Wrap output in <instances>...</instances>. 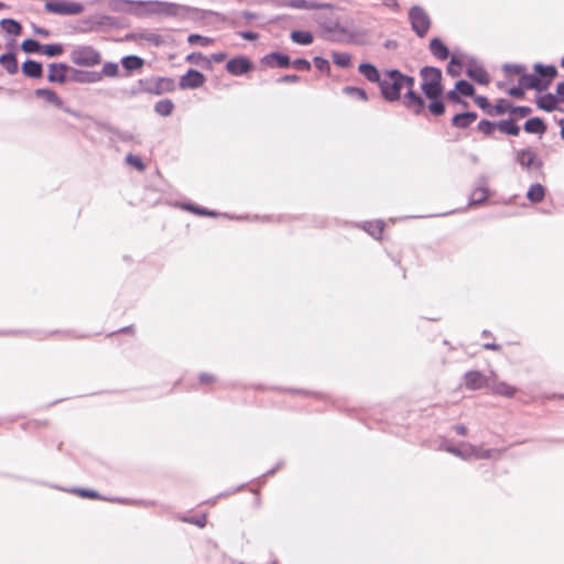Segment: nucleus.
Masks as SVG:
<instances>
[{
  "label": "nucleus",
  "instance_id": "obj_1",
  "mask_svg": "<svg viewBox=\"0 0 564 564\" xmlns=\"http://www.w3.org/2000/svg\"><path fill=\"white\" fill-rule=\"evenodd\" d=\"M441 447L447 453H451L464 460L471 458L490 459L494 453H499L498 449L482 448L481 446H476L466 442H460L458 446L444 442Z\"/></svg>",
  "mask_w": 564,
  "mask_h": 564
},
{
  "label": "nucleus",
  "instance_id": "obj_2",
  "mask_svg": "<svg viewBox=\"0 0 564 564\" xmlns=\"http://www.w3.org/2000/svg\"><path fill=\"white\" fill-rule=\"evenodd\" d=\"M422 77L421 89L426 98L441 97L443 94L442 70L435 66H424L420 69Z\"/></svg>",
  "mask_w": 564,
  "mask_h": 564
},
{
  "label": "nucleus",
  "instance_id": "obj_3",
  "mask_svg": "<svg viewBox=\"0 0 564 564\" xmlns=\"http://www.w3.org/2000/svg\"><path fill=\"white\" fill-rule=\"evenodd\" d=\"M379 88L384 100L398 101L403 89L402 73L399 69H387L382 75Z\"/></svg>",
  "mask_w": 564,
  "mask_h": 564
},
{
  "label": "nucleus",
  "instance_id": "obj_4",
  "mask_svg": "<svg viewBox=\"0 0 564 564\" xmlns=\"http://www.w3.org/2000/svg\"><path fill=\"white\" fill-rule=\"evenodd\" d=\"M69 58L75 65L84 67H93L101 63V54L90 45L75 46Z\"/></svg>",
  "mask_w": 564,
  "mask_h": 564
},
{
  "label": "nucleus",
  "instance_id": "obj_5",
  "mask_svg": "<svg viewBox=\"0 0 564 564\" xmlns=\"http://www.w3.org/2000/svg\"><path fill=\"white\" fill-rule=\"evenodd\" d=\"M408 18L413 32L419 37H424L432 24L431 18L421 6H412L408 12Z\"/></svg>",
  "mask_w": 564,
  "mask_h": 564
},
{
  "label": "nucleus",
  "instance_id": "obj_6",
  "mask_svg": "<svg viewBox=\"0 0 564 564\" xmlns=\"http://www.w3.org/2000/svg\"><path fill=\"white\" fill-rule=\"evenodd\" d=\"M173 89V82L170 78H144L138 82V87L133 89V94L149 93L153 95H161L165 91Z\"/></svg>",
  "mask_w": 564,
  "mask_h": 564
},
{
  "label": "nucleus",
  "instance_id": "obj_7",
  "mask_svg": "<svg viewBox=\"0 0 564 564\" xmlns=\"http://www.w3.org/2000/svg\"><path fill=\"white\" fill-rule=\"evenodd\" d=\"M44 7L46 11L61 15H77L84 11L83 4L67 0H50Z\"/></svg>",
  "mask_w": 564,
  "mask_h": 564
},
{
  "label": "nucleus",
  "instance_id": "obj_8",
  "mask_svg": "<svg viewBox=\"0 0 564 564\" xmlns=\"http://www.w3.org/2000/svg\"><path fill=\"white\" fill-rule=\"evenodd\" d=\"M533 69L535 72L534 75L538 78L539 91L546 90L554 78L558 75L557 68L554 65L535 63Z\"/></svg>",
  "mask_w": 564,
  "mask_h": 564
},
{
  "label": "nucleus",
  "instance_id": "obj_9",
  "mask_svg": "<svg viewBox=\"0 0 564 564\" xmlns=\"http://www.w3.org/2000/svg\"><path fill=\"white\" fill-rule=\"evenodd\" d=\"M272 3L279 8H292L299 10L333 9V4L330 3L308 0H272Z\"/></svg>",
  "mask_w": 564,
  "mask_h": 564
},
{
  "label": "nucleus",
  "instance_id": "obj_10",
  "mask_svg": "<svg viewBox=\"0 0 564 564\" xmlns=\"http://www.w3.org/2000/svg\"><path fill=\"white\" fill-rule=\"evenodd\" d=\"M514 160L521 167L525 169L527 171L541 170L543 166V162L530 148L516 150Z\"/></svg>",
  "mask_w": 564,
  "mask_h": 564
},
{
  "label": "nucleus",
  "instance_id": "obj_11",
  "mask_svg": "<svg viewBox=\"0 0 564 564\" xmlns=\"http://www.w3.org/2000/svg\"><path fill=\"white\" fill-rule=\"evenodd\" d=\"M140 6L148 7V13L175 17L178 14L181 6L165 1H137Z\"/></svg>",
  "mask_w": 564,
  "mask_h": 564
},
{
  "label": "nucleus",
  "instance_id": "obj_12",
  "mask_svg": "<svg viewBox=\"0 0 564 564\" xmlns=\"http://www.w3.org/2000/svg\"><path fill=\"white\" fill-rule=\"evenodd\" d=\"M205 82L206 77L202 72L191 68L180 78L178 85L182 89H196L202 87Z\"/></svg>",
  "mask_w": 564,
  "mask_h": 564
},
{
  "label": "nucleus",
  "instance_id": "obj_13",
  "mask_svg": "<svg viewBox=\"0 0 564 564\" xmlns=\"http://www.w3.org/2000/svg\"><path fill=\"white\" fill-rule=\"evenodd\" d=\"M464 384L468 390H479L485 387H489V380L488 378L478 370H469L467 371L464 377Z\"/></svg>",
  "mask_w": 564,
  "mask_h": 564
},
{
  "label": "nucleus",
  "instance_id": "obj_14",
  "mask_svg": "<svg viewBox=\"0 0 564 564\" xmlns=\"http://www.w3.org/2000/svg\"><path fill=\"white\" fill-rule=\"evenodd\" d=\"M489 191L487 187V177L480 176L477 180V186L471 191L468 206H479L488 199Z\"/></svg>",
  "mask_w": 564,
  "mask_h": 564
},
{
  "label": "nucleus",
  "instance_id": "obj_15",
  "mask_svg": "<svg viewBox=\"0 0 564 564\" xmlns=\"http://www.w3.org/2000/svg\"><path fill=\"white\" fill-rule=\"evenodd\" d=\"M252 64L246 56H236L226 64V70L234 76H241L251 70Z\"/></svg>",
  "mask_w": 564,
  "mask_h": 564
},
{
  "label": "nucleus",
  "instance_id": "obj_16",
  "mask_svg": "<svg viewBox=\"0 0 564 564\" xmlns=\"http://www.w3.org/2000/svg\"><path fill=\"white\" fill-rule=\"evenodd\" d=\"M67 73L72 74V67L64 63H52L48 65L47 80L50 83L64 84L67 80Z\"/></svg>",
  "mask_w": 564,
  "mask_h": 564
},
{
  "label": "nucleus",
  "instance_id": "obj_17",
  "mask_svg": "<svg viewBox=\"0 0 564 564\" xmlns=\"http://www.w3.org/2000/svg\"><path fill=\"white\" fill-rule=\"evenodd\" d=\"M70 79L80 84H93L101 80V74L96 70H79L72 67Z\"/></svg>",
  "mask_w": 564,
  "mask_h": 564
},
{
  "label": "nucleus",
  "instance_id": "obj_18",
  "mask_svg": "<svg viewBox=\"0 0 564 564\" xmlns=\"http://www.w3.org/2000/svg\"><path fill=\"white\" fill-rule=\"evenodd\" d=\"M261 62L270 67L278 66L280 68H288L291 66V59L289 55L280 52H271L264 55Z\"/></svg>",
  "mask_w": 564,
  "mask_h": 564
},
{
  "label": "nucleus",
  "instance_id": "obj_19",
  "mask_svg": "<svg viewBox=\"0 0 564 564\" xmlns=\"http://www.w3.org/2000/svg\"><path fill=\"white\" fill-rule=\"evenodd\" d=\"M404 105L406 108L413 109L415 115H420L425 107V101L414 89L406 90Z\"/></svg>",
  "mask_w": 564,
  "mask_h": 564
},
{
  "label": "nucleus",
  "instance_id": "obj_20",
  "mask_svg": "<svg viewBox=\"0 0 564 564\" xmlns=\"http://www.w3.org/2000/svg\"><path fill=\"white\" fill-rule=\"evenodd\" d=\"M429 50L440 61H446L451 56L449 48L440 37H433L430 41Z\"/></svg>",
  "mask_w": 564,
  "mask_h": 564
},
{
  "label": "nucleus",
  "instance_id": "obj_21",
  "mask_svg": "<svg viewBox=\"0 0 564 564\" xmlns=\"http://www.w3.org/2000/svg\"><path fill=\"white\" fill-rule=\"evenodd\" d=\"M535 102L539 109L552 112L558 109L557 105L560 104V100L555 94L546 93L538 97Z\"/></svg>",
  "mask_w": 564,
  "mask_h": 564
},
{
  "label": "nucleus",
  "instance_id": "obj_22",
  "mask_svg": "<svg viewBox=\"0 0 564 564\" xmlns=\"http://www.w3.org/2000/svg\"><path fill=\"white\" fill-rule=\"evenodd\" d=\"M24 76L29 78H41L43 76V65L41 62L34 59H26L21 67Z\"/></svg>",
  "mask_w": 564,
  "mask_h": 564
},
{
  "label": "nucleus",
  "instance_id": "obj_23",
  "mask_svg": "<svg viewBox=\"0 0 564 564\" xmlns=\"http://www.w3.org/2000/svg\"><path fill=\"white\" fill-rule=\"evenodd\" d=\"M477 117L478 115L475 111L456 113L452 118V126L459 129H466L477 119Z\"/></svg>",
  "mask_w": 564,
  "mask_h": 564
},
{
  "label": "nucleus",
  "instance_id": "obj_24",
  "mask_svg": "<svg viewBox=\"0 0 564 564\" xmlns=\"http://www.w3.org/2000/svg\"><path fill=\"white\" fill-rule=\"evenodd\" d=\"M523 129L527 133L542 135L546 132V123L540 117H533L524 122Z\"/></svg>",
  "mask_w": 564,
  "mask_h": 564
},
{
  "label": "nucleus",
  "instance_id": "obj_25",
  "mask_svg": "<svg viewBox=\"0 0 564 564\" xmlns=\"http://www.w3.org/2000/svg\"><path fill=\"white\" fill-rule=\"evenodd\" d=\"M360 74H362L369 82L378 84L380 86V82H382V76L380 75L378 68L371 63H361L358 67Z\"/></svg>",
  "mask_w": 564,
  "mask_h": 564
},
{
  "label": "nucleus",
  "instance_id": "obj_26",
  "mask_svg": "<svg viewBox=\"0 0 564 564\" xmlns=\"http://www.w3.org/2000/svg\"><path fill=\"white\" fill-rule=\"evenodd\" d=\"M34 95L39 98H43L47 104L54 105L57 108H63L62 98L50 88H37L34 90Z\"/></svg>",
  "mask_w": 564,
  "mask_h": 564
},
{
  "label": "nucleus",
  "instance_id": "obj_27",
  "mask_svg": "<svg viewBox=\"0 0 564 564\" xmlns=\"http://www.w3.org/2000/svg\"><path fill=\"white\" fill-rule=\"evenodd\" d=\"M489 388L491 389L494 394L501 395V397L509 398V399L513 398L517 392L516 387L510 386L509 383H507L505 381H495L489 386Z\"/></svg>",
  "mask_w": 564,
  "mask_h": 564
},
{
  "label": "nucleus",
  "instance_id": "obj_28",
  "mask_svg": "<svg viewBox=\"0 0 564 564\" xmlns=\"http://www.w3.org/2000/svg\"><path fill=\"white\" fill-rule=\"evenodd\" d=\"M100 127L102 129L113 133L122 142H132V143H138V144L140 143V140L138 139V137L134 135L130 131L119 130L106 122L100 123Z\"/></svg>",
  "mask_w": 564,
  "mask_h": 564
},
{
  "label": "nucleus",
  "instance_id": "obj_29",
  "mask_svg": "<svg viewBox=\"0 0 564 564\" xmlns=\"http://www.w3.org/2000/svg\"><path fill=\"white\" fill-rule=\"evenodd\" d=\"M466 75L479 85H488L490 82L489 75L482 65L467 67Z\"/></svg>",
  "mask_w": 564,
  "mask_h": 564
},
{
  "label": "nucleus",
  "instance_id": "obj_30",
  "mask_svg": "<svg viewBox=\"0 0 564 564\" xmlns=\"http://www.w3.org/2000/svg\"><path fill=\"white\" fill-rule=\"evenodd\" d=\"M317 23L325 33L329 34H347L348 30L343 26L338 21H322L321 18H316Z\"/></svg>",
  "mask_w": 564,
  "mask_h": 564
},
{
  "label": "nucleus",
  "instance_id": "obj_31",
  "mask_svg": "<svg viewBox=\"0 0 564 564\" xmlns=\"http://www.w3.org/2000/svg\"><path fill=\"white\" fill-rule=\"evenodd\" d=\"M497 129L500 132L512 137H517L520 133V127L516 123L514 118H508L498 121Z\"/></svg>",
  "mask_w": 564,
  "mask_h": 564
},
{
  "label": "nucleus",
  "instance_id": "obj_32",
  "mask_svg": "<svg viewBox=\"0 0 564 564\" xmlns=\"http://www.w3.org/2000/svg\"><path fill=\"white\" fill-rule=\"evenodd\" d=\"M121 65L127 72H135L144 66V59L138 55H127L121 58Z\"/></svg>",
  "mask_w": 564,
  "mask_h": 564
},
{
  "label": "nucleus",
  "instance_id": "obj_33",
  "mask_svg": "<svg viewBox=\"0 0 564 564\" xmlns=\"http://www.w3.org/2000/svg\"><path fill=\"white\" fill-rule=\"evenodd\" d=\"M0 65L10 74L13 75L18 73L19 66L15 54L13 52H8L0 55Z\"/></svg>",
  "mask_w": 564,
  "mask_h": 564
},
{
  "label": "nucleus",
  "instance_id": "obj_34",
  "mask_svg": "<svg viewBox=\"0 0 564 564\" xmlns=\"http://www.w3.org/2000/svg\"><path fill=\"white\" fill-rule=\"evenodd\" d=\"M545 187L540 184V183H535V184H532L528 192H527V198L531 202V203H540L544 199L545 197Z\"/></svg>",
  "mask_w": 564,
  "mask_h": 564
},
{
  "label": "nucleus",
  "instance_id": "obj_35",
  "mask_svg": "<svg viewBox=\"0 0 564 564\" xmlns=\"http://www.w3.org/2000/svg\"><path fill=\"white\" fill-rule=\"evenodd\" d=\"M181 208L184 209V210L191 212V213H193L195 215H198V216L217 217V216L220 215V214H218L215 210L207 209L205 207L195 205V204L189 203V202L181 204Z\"/></svg>",
  "mask_w": 564,
  "mask_h": 564
},
{
  "label": "nucleus",
  "instance_id": "obj_36",
  "mask_svg": "<svg viewBox=\"0 0 564 564\" xmlns=\"http://www.w3.org/2000/svg\"><path fill=\"white\" fill-rule=\"evenodd\" d=\"M291 40L299 45H311L314 36L310 31L294 30L290 34Z\"/></svg>",
  "mask_w": 564,
  "mask_h": 564
},
{
  "label": "nucleus",
  "instance_id": "obj_37",
  "mask_svg": "<svg viewBox=\"0 0 564 564\" xmlns=\"http://www.w3.org/2000/svg\"><path fill=\"white\" fill-rule=\"evenodd\" d=\"M464 65L463 56H458L457 54H453L447 64L446 72L452 77H458L462 74V66Z\"/></svg>",
  "mask_w": 564,
  "mask_h": 564
},
{
  "label": "nucleus",
  "instance_id": "obj_38",
  "mask_svg": "<svg viewBox=\"0 0 564 564\" xmlns=\"http://www.w3.org/2000/svg\"><path fill=\"white\" fill-rule=\"evenodd\" d=\"M361 227L372 238L380 239L381 235H382V231H383V228H384V224L381 220L366 221V223L362 224Z\"/></svg>",
  "mask_w": 564,
  "mask_h": 564
},
{
  "label": "nucleus",
  "instance_id": "obj_39",
  "mask_svg": "<svg viewBox=\"0 0 564 564\" xmlns=\"http://www.w3.org/2000/svg\"><path fill=\"white\" fill-rule=\"evenodd\" d=\"M0 26L4 32L11 35H19L22 32V25L14 19H2Z\"/></svg>",
  "mask_w": 564,
  "mask_h": 564
},
{
  "label": "nucleus",
  "instance_id": "obj_40",
  "mask_svg": "<svg viewBox=\"0 0 564 564\" xmlns=\"http://www.w3.org/2000/svg\"><path fill=\"white\" fill-rule=\"evenodd\" d=\"M512 104L507 99H499L495 106H491L490 110H487L488 116H500L507 112L510 113Z\"/></svg>",
  "mask_w": 564,
  "mask_h": 564
},
{
  "label": "nucleus",
  "instance_id": "obj_41",
  "mask_svg": "<svg viewBox=\"0 0 564 564\" xmlns=\"http://www.w3.org/2000/svg\"><path fill=\"white\" fill-rule=\"evenodd\" d=\"M519 84L524 89H534V90L539 91L538 78L535 77L534 74H528V73L523 72L520 75Z\"/></svg>",
  "mask_w": 564,
  "mask_h": 564
},
{
  "label": "nucleus",
  "instance_id": "obj_42",
  "mask_svg": "<svg viewBox=\"0 0 564 564\" xmlns=\"http://www.w3.org/2000/svg\"><path fill=\"white\" fill-rule=\"evenodd\" d=\"M154 110L158 115L167 117L173 112L174 104L170 99H162L155 104Z\"/></svg>",
  "mask_w": 564,
  "mask_h": 564
},
{
  "label": "nucleus",
  "instance_id": "obj_43",
  "mask_svg": "<svg viewBox=\"0 0 564 564\" xmlns=\"http://www.w3.org/2000/svg\"><path fill=\"white\" fill-rule=\"evenodd\" d=\"M104 500L109 502H116L120 505H141V506H154V501L149 500H135V499H129V498H119V497H110V498H104Z\"/></svg>",
  "mask_w": 564,
  "mask_h": 564
},
{
  "label": "nucleus",
  "instance_id": "obj_44",
  "mask_svg": "<svg viewBox=\"0 0 564 564\" xmlns=\"http://www.w3.org/2000/svg\"><path fill=\"white\" fill-rule=\"evenodd\" d=\"M21 50L28 54H39L42 50V44L34 39H25L21 44Z\"/></svg>",
  "mask_w": 564,
  "mask_h": 564
},
{
  "label": "nucleus",
  "instance_id": "obj_45",
  "mask_svg": "<svg viewBox=\"0 0 564 564\" xmlns=\"http://www.w3.org/2000/svg\"><path fill=\"white\" fill-rule=\"evenodd\" d=\"M455 89L459 93L460 96L464 97H474L475 94L474 86L465 79L456 82Z\"/></svg>",
  "mask_w": 564,
  "mask_h": 564
},
{
  "label": "nucleus",
  "instance_id": "obj_46",
  "mask_svg": "<svg viewBox=\"0 0 564 564\" xmlns=\"http://www.w3.org/2000/svg\"><path fill=\"white\" fill-rule=\"evenodd\" d=\"M63 45L59 43L42 44L41 53L48 56L55 57L63 54Z\"/></svg>",
  "mask_w": 564,
  "mask_h": 564
},
{
  "label": "nucleus",
  "instance_id": "obj_47",
  "mask_svg": "<svg viewBox=\"0 0 564 564\" xmlns=\"http://www.w3.org/2000/svg\"><path fill=\"white\" fill-rule=\"evenodd\" d=\"M429 110L434 116H442L445 112V105L440 97L429 98Z\"/></svg>",
  "mask_w": 564,
  "mask_h": 564
},
{
  "label": "nucleus",
  "instance_id": "obj_48",
  "mask_svg": "<svg viewBox=\"0 0 564 564\" xmlns=\"http://www.w3.org/2000/svg\"><path fill=\"white\" fill-rule=\"evenodd\" d=\"M343 93L348 95V96H351V97H356L362 101H367L368 100V95L366 93L365 89L362 88H359V87H355V86H345L343 88Z\"/></svg>",
  "mask_w": 564,
  "mask_h": 564
},
{
  "label": "nucleus",
  "instance_id": "obj_49",
  "mask_svg": "<svg viewBox=\"0 0 564 564\" xmlns=\"http://www.w3.org/2000/svg\"><path fill=\"white\" fill-rule=\"evenodd\" d=\"M333 61L337 66H339L341 68H347L351 65V56L348 53L334 52Z\"/></svg>",
  "mask_w": 564,
  "mask_h": 564
},
{
  "label": "nucleus",
  "instance_id": "obj_50",
  "mask_svg": "<svg viewBox=\"0 0 564 564\" xmlns=\"http://www.w3.org/2000/svg\"><path fill=\"white\" fill-rule=\"evenodd\" d=\"M187 42L191 45L208 46L214 42V40L212 37H207V36H203L197 33H193V34L188 35Z\"/></svg>",
  "mask_w": 564,
  "mask_h": 564
},
{
  "label": "nucleus",
  "instance_id": "obj_51",
  "mask_svg": "<svg viewBox=\"0 0 564 564\" xmlns=\"http://www.w3.org/2000/svg\"><path fill=\"white\" fill-rule=\"evenodd\" d=\"M477 129L485 135H491L495 129H497V122H492L487 119H482L478 122Z\"/></svg>",
  "mask_w": 564,
  "mask_h": 564
},
{
  "label": "nucleus",
  "instance_id": "obj_52",
  "mask_svg": "<svg viewBox=\"0 0 564 564\" xmlns=\"http://www.w3.org/2000/svg\"><path fill=\"white\" fill-rule=\"evenodd\" d=\"M98 73L101 74V78L104 76L115 77L119 73V65L113 62H107L104 64L101 72Z\"/></svg>",
  "mask_w": 564,
  "mask_h": 564
},
{
  "label": "nucleus",
  "instance_id": "obj_53",
  "mask_svg": "<svg viewBox=\"0 0 564 564\" xmlns=\"http://www.w3.org/2000/svg\"><path fill=\"white\" fill-rule=\"evenodd\" d=\"M182 522L194 524L198 528H204L207 523V517L206 514H202L198 517H180L178 518Z\"/></svg>",
  "mask_w": 564,
  "mask_h": 564
},
{
  "label": "nucleus",
  "instance_id": "obj_54",
  "mask_svg": "<svg viewBox=\"0 0 564 564\" xmlns=\"http://www.w3.org/2000/svg\"><path fill=\"white\" fill-rule=\"evenodd\" d=\"M532 112V109L528 106H511L510 115H512L514 120L524 118Z\"/></svg>",
  "mask_w": 564,
  "mask_h": 564
},
{
  "label": "nucleus",
  "instance_id": "obj_55",
  "mask_svg": "<svg viewBox=\"0 0 564 564\" xmlns=\"http://www.w3.org/2000/svg\"><path fill=\"white\" fill-rule=\"evenodd\" d=\"M73 491L83 498L101 499V500H104V498H105V497H101L98 491L91 490V489L76 488Z\"/></svg>",
  "mask_w": 564,
  "mask_h": 564
},
{
  "label": "nucleus",
  "instance_id": "obj_56",
  "mask_svg": "<svg viewBox=\"0 0 564 564\" xmlns=\"http://www.w3.org/2000/svg\"><path fill=\"white\" fill-rule=\"evenodd\" d=\"M366 33H367L366 31H357V32L348 31V33L345 35L348 37L347 39L348 43L362 45V44H365V41L361 37L365 36Z\"/></svg>",
  "mask_w": 564,
  "mask_h": 564
},
{
  "label": "nucleus",
  "instance_id": "obj_57",
  "mask_svg": "<svg viewBox=\"0 0 564 564\" xmlns=\"http://www.w3.org/2000/svg\"><path fill=\"white\" fill-rule=\"evenodd\" d=\"M126 162L128 164L132 165L133 167H135L138 171H143L145 169V164L143 163L141 158L138 155L128 154L126 156Z\"/></svg>",
  "mask_w": 564,
  "mask_h": 564
},
{
  "label": "nucleus",
  "instance_id": "obj_58",
  "mask_svg": "<svg viewBox=\"0 0 564 564\" xmlns=\"http://www.w3.org/2000/svg\"><path fill=\"white\" fill-rule=\"evenodd\" d=\"M503 70L508 74H514V75H521L523 72H525V66L521 64H505Z\"/></svg>",
  "mask_w": 564,
  "mask_h": 564
},
{
  "label": "nucleus",
  "instance_id": "obj_59",
  "mask_svg": "<svg viewBox=\"0 0 564 564\" xmlns=\"http://www.w3.org/2000/svg\"><path fill=\"white\" fill-rule=\"evenodd\" d=\"M291 65L301 72H306L311 69V63L305 58H296L294 61H291Z\"/></svg>",
  "mask_w": 564,
  "mask_h": 564
},
{
  "label": "nucleus",
  "instance_id": "obj_60",
  "mask_svg": "<svg viewBox=\"0 0 564 564\" xmlns=\"http://www.w3.org/2000/svg\"><path fill=\"white\" fill-rule=\"evenodd\" d=\"M313 62H314L315 67L319 72H327V73L329 72L330 65H329V62L326 58L321 57V56H316V57H314Z\"/></svg>",
  "mask_w": 564,
  "mask_h": 564
},
{
  "label": "nucleus",
  "instance_id": "obj_61",
  "mask_svg": "<svg viewBox=\"0 0 564 564\" xmlns=\"http://www.w3.org/2000/svg\"><path fill=\"white\" fill-rule=\"evenodd\" d=\"M475 104L482 109L486 113L487 110H490L491 104L489 102L488 98L481 95L474 96Z\"/></svg>",
  "mask_w": 564,
  "mask_h": 564
},
{
  "label": "nucleus",
  "instance_id": "obj_62",
  "mask_svg": "<svg viewBox=\"0 0 564 564\" xmlns=\"http://www.w3.org/2000/svg\"><path fill=\"white\" fill-rule=\"evenodd\" d=\"M446 98L449 101L454 102V104H459V105H463V106H467V102L462 99V96L459 95V93L455 88L449 90V91H447Z\"/></svg>",
  "mask_w": 564,
  "mask_h": 564
},
{
  "label": "nucleus",
  "instance_id": "obj_63",
  "mask_svg": "<svg viewBox=\"0 0 564 564\" xmlns=\"http://www.w3.org/2000/svg\"><path fill=\"white\" fill-rule=\"evenodd\" d=\"M508 95L517 99H522L524 97V88L521 85L513 86L509 88Z\"/></svg>",
  "mask_w": 564,
  "mask_h": 564
},
{
  "label": "nucleus",
  "instance_id": "obj_64",
  "mask_svg": "<svg viewBox=\"0 0 564 564\" xmlns=\"http://www.w3.org/2000/svg\"><path fill=\"white\" fill-rule=\"evenodd\" d=\"M300 76L299 75H295V74H288V75H284V76H281L280 78H278V83L280 84H294V83H297L300 82Z\"/></svg>",
  "mask_w": 564,
  "mask_h": 564
}]
</instances>
